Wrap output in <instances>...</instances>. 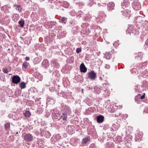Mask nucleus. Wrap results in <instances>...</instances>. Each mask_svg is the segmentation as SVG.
<instances>
[{"label":"nucleus","mask_w":148,"mask_h":148,"mask_svg":"<svg viewBox=\"0 0 148 148\" xmlns=\"http://www.w3.org/2000/svg\"><path fill=\"white\" fill-rule=\"evenodd\" d=\"M73 57H71L69 58V62L70 63H73Z\"/></svg>","instance_id":"41"},{"label":"nucleus","mask_w":148,"mask_h":148,"mask_svg":"<svg viewBox=\"0 0 148 148\" xmlns=\"http://www.w3.org/2000/svg\"><path fill=\"white\" fill-rule=\"evenodd\" d=\"M53 71V69H50V71H49L51 73V72H52Z\"/></svg>","instance_id":"54"},{"label":"nucleus","mask_w":148,"mask_h":148,"mask_svg":"<svg viewBox=\"0 0 148 148\" xmlns=\"http://www.w3.org/2000/svg\"><path fill=\"white\" fill-rule=\"evenodd\" d=\"M19 24L21 27H23L24 24V21L22 20H20L18 22Z\"/></svg>","instance_id":"32"},{"label":"nucleus","mask_w":148,"mask_h":148,"mask_svg":"<svg viewBox=\"0 0 148 148\" xmlns=\"http://www.w3.org/2000/svg\"><path fill=\"white\" fill-rule=\"evenodd\" d=\"M138 148H143L142 147H138Z\"/></svg>","instance_id":"59"},{"label":"nucleus","mask_w":148,"mask_h":148,"mask_svg":"<svg viewBox=\"0 0 148 148\" xmlns=\"http://www.w3.org/2000/svg\"><path fill=\"white\" fill-rule=\"evenodd\" d=\"M24 116L26 117H29L31 115L30 112L29 111H26L24 113Z\"/></svg>","instance_id":"25"},{"label":"nucleus","mask_w":148,"mask_h":148,"mask_svg":"<svg viewBox=\"0 0 148 148\" xmlns=\"http://www.w3.org/2000/svg\"><path fill=\"white\" fill-rule=\"evenodd\" d=\"M77 15L78 16H80L81 17H82L83 18H84V19L88 21V19L87 18V16H88V15L86 14H85L84 13L81 11H79Z\"/></svg>","instance_id":"13"},{"label":"nucleus","mask_w":148,"mask_h":148,"mask_svg":"<svg viewBox=\"0 0 148 148\" xmlns=\"http://www.w3.org/2000/svg\"><path fill=\"white\" fill-rule=\"evenodd\" d=\"M51 65L53 67L57 68H58L60 66L57 60H53L51 61Z\"/></svg>","instance_id":"12"},{"label":"nucleus","mask_w":148,"mask_h":148,"mask_svg":"<svg viewBox=\"0 0 148 148\" xmlns=\"http://www.w3.org/2000/svg\"><path fill=\"white\" fill-rule=\"evenodd\" d=\"M88 77L92 80L95 79L96 77V74L93 71L88 73Z\"/></svg>","instance_id":"5"},{"label":"nucleus","mask_w":148,"mask_h":148,"mask_svg":"<svg viewBox=\"0 0 148 148\" xmlns=\"http://www.w3.org/2000/svg\"><path fill=\"white\" fill-rule=\"evenodd\" d=\"M33 138V136L29 134H25L24 137V140L27 142H30L32 141Z\"/></svg>","instance_id":"4"},{"label":"nucleus","mask_w":148,"mask_h":148,"mask_svg":"<svg viewBox=\"0 0 148 148\" xmlns=\"http://www.w3.org/2000/svg\"><path fill=\"white\" fill-rule=\"evenodd\" d=\"M101 5V6H102V5Z\"/></svg>","instance_id":"63"},{"label":"nucleus","mask_w":148,"mask_h":148,"mask_svg":"<svg viewBox=\"0 0 148 148\" xmlns=\"http://www.w3.org/2000/svg\"><path fill=\"white\" fill-rule=\"evenodd\" d=\"M104 117L101 115L98 116L97 117V121L98 123H101L103 121Z\"/></svg>","instance_id":"15"},{"label":"nucleus","mask_w":148,"mask_h":148,"mask_svg":"<svg viewBox=\"0 0 148 148\" xmlns=\"http://www.w3.org/2000/svg\"><path fill=\"white\" fill-rule=\"evenodd\" d=\"M47 102H49L51 101V99L49 98L47 99Z\"/></svg>","instance_id":"48"},{"label":"nucleus","mask_w":148,"mask_h":148,"mask_svg":"<svg viewBox=\"0 0 148 148\" xmlns=\"http://www.w3.org/2000/svg\"><path fill=\"white\" fill-rule=\"evenodd\" d=\"M104 57L107 59H109L111 57V54L108 52L106 53Z\"/></svg>","instance_id":"22"},{"label":"nucleus","mask_w":148,"mask_h":148,"mask_svg":"<svg viewBox=\"0 0 148 148\" xmlns=\"http://www.w3.org/2000/svg\"><path fill=\"white\" fill-rule=\"evenodd\" d=\"M105 82L104 83V84L103 83V85H104V84L106 85H108L109 84L108 83V82H107V81L106 80H105Z\"/></svg>","instance_id":"45"},{"label":"nucleus","mask_w":148,"mask_h":148,"mask_svg":"<svg viewBox=\"0 0 148 148\" xmlns=\"http://www.w3.org/2000/svg\"><path fill=\"white\" fill-rule=\"evenodd\" d=\"M99 79L101 81L103 80L102 78L101 77H99Z\"/></svg>","instance_id":"53"},{"label":"nucleus","mask_w":148,"mask_h":148,"mask_svg":"<svg viewBox=\"0 0 148 148\" xmlns=\"http://www.w3.org/2000/svg\"><path fill=\"white\" fill-rule=\"evenodd\" d=\"M11 7L10 6H5L3 7V8L5 11V12L8 13L10 12V9Z\"/></svg>","instance_id":"24"},{"label":"nucleus","mask_w":148,"mask_h":148,"mask_svg":"<svg viewBox=\"0 0 148 148\" xmlns=\"http://www.w3.org/2000/svg\"><path fill=\"white\" fill-rule=\"evenodd\" d=\"M127 32H128V33L130 34V35L131 34H138V32L136 33V31L133 28L132 26L129 27L127 29Z\"/></svg>","instance_id":"8"},{"label":"nucleus","mask_w":148,"mask_h":148,"mask_svg":"<svg viewBox=\"0 0 148 148\" xmlns=\"http://www.w3.org/2000/svg\"><path fill=\"white\" fill-rule=\"evenodd\" d=\"M67 20V18H65V17H62V18L60 21L62 23H63L64 24L66 23V21Z\"/></svg>","instance_id":"30"},{"label":"nucleus","mask_w":148,"mask_h":148,"mask_svg":"<svg viewBox=\"0 0 148 148\" xmlns=\"http://www.w3.org/2000/svg\"><path fill=\"white\" fill-rule=\"evenodd\" d=\"M101 5V6H102V5Z\"/></svg>","instance_id":"62"},{"label":"nucleus","mask_w":148,"mask_h":148,"mask_svg":"<svg viewBox=\"0 0 148 148\" xmlns=\"http://www.w3.org/2000/svg\"><path fill=\"white\" fill-rule=\"evenodd\" d=\"M5 129L6 130H8L10 127V124L9 123H6L4 125Z\"/></svg>","instance_id":"26"},{"label":"nucleus","mask_w":148,"mask_h":148,"mask_svg":"<svg viewBox=\"0 0 148 148\" xmlns=\"http://www.w3.org/2000/svg\"><path fill=\"white\" fill-rule=\"evenodd\" d=\"M52 115L53 118L55 119H61L60 118V114L59 111L57 109H55L51 110Z\"/></svg>","instance_id":"2"},{"label":"nucleus","mask_w":148,"mask_h":148,"mask_svg":"<svg viewBox=\"0 0 148 148\" xmlns=\"http://www.w3.org/2000/svg\"><path fill=\"white\" fill-rule=\"evenodd\" d=\"M112 127H113V128H114V129H115V128H116V126H116V125L115 124H113L112 126Z\"/></svg>","instance_id":"49"},{"label":"nucleus","mask_w":148,"mask_h":148,"mask_svg":"<svg viewBox=\"0 0 148 148\" xmlns=\"http://www.w3.org/2000/svg\"><path fill=\"white\" fill-rule=\"evenodd\" d=\"M100 5V4H98V5Z\"/></svg>","instance_id":"64"},{"label":"nucleus","mask_w":148,"mask_h":148,"mask_svg":"<svg viewBox=\"0 0 148 148\" xmlns=\"http://www.w3.org/2000/svg\"><path fill=\"white\" fill-rule=\"evenodd\" d=\"M132 7L136 10L140 9L141 5L140 2L138 0L134 1L132 3Z\"/></svg>","instance_id":"3"},{"label":"nucleus","mask_w":148,"mask_h":148,"mask_svg":"<svg viewBox=\"0 0 148 148\" xmlns=\"http://www.w3.org/2000/svg\"><path fill=\"white\" fill-rule=\"evenodd\" d=\"M29 65V63L27 62H24L23 64V66L25 69H27L28 68Z\"/></svg>","instance_id":"28"},{"label":"nucleus","mask_w":148,"mask_h":148,"mask_svg":"<svg viewBox=\"0 0 148 148\" xmlns=\"http://www.w3.org/2000/svg\"><path fill=\"white\" fill-rule=\"evenodd\" d=\"M108 10L110 11V10H112L114 9L115 4L113 2L109 3L108 5Z\"/></svg>","instance_id":"17"},{"label":"nucleus","mask_w":148,"mask_h":148,"mask_svg":"<svg viewBox=\"0 0 148 148\" xmlns=\"http://www.w3.org/2000/svg\"><path fill=\"white\" fill-rule=\"evenodd\" d=\"M101 18H102V17L101 16V14H99V15L96 18L97 22L98 21H100V20H101Z\"/></svg>","instance_id":"33"},{"label":"nucleus","mask_w":148,"mask_h":148,"mask_svg":"<svg viewBox=\"0 0 148 148\" xmlns=\"http://www.w3.org/2000/svg\"><path fill=\"white\" fill-rule=\"evenodd\" d=\"M103 6H104L105 5H106V4H103Z\"/></svg>","instance_id":"56"},{"label":"nucleus","mask_w":148,"mask_h":148,"mask_svg":"<svg viewBox=\"0 0 148 148\" xmlns=\"http://www.w3.org/2000/svg\"><path fill=\"white\" fill-rule=\"evenodd\" d=\"M119 41L115 42L113 44V45L114 47H117L119 45V44L118 43Z\"/></svg>","instance_id":"38"},{"label":"nucleus","mask_w":148,"mask_h":148,"mask_svg":"<svg viewBox=\"0 0 148 148\" xmlns=\"http://www.w3.org/2000/svg\"><path fill=\"white\" fill-rule=\"evenodd\" d=\"M12 79L13 83L15 84H17L19 83L21 81L20 77L17 75H14L13 76Z\"/></svg>","instance_id":"6"},{"label":"nucleus","mask_w":148,"mask_h":148,"mask_svg":"<svg viewBox=\"0 0 148 148\" xmlns=\"http://www.w3.org/2000/svg\"><path fill=\"white\" fill-rule=\"evenodd\" d=\"M49 90L51 91H53L54 90V88H49Z\"/></svg>","instance_id":"47"},{"label":"nucleus","mask_w":148,"mask_h":148,"mask_svg":"<svg viewBox=\"0 0 148 148\" xmlns=\"http://www.w3.org/2000/svg\"><path fill=\"white\" fill-rule=\"evenodd\" d=\"M42 64L44 67H47L49 65L48 60L47 59L44 60L42 62Z\"/></svg>","instance_id":"19"},{"label":"nucleus","mask_w":148,"mask_h":148,"mask_svg":"<svg viewBox=\"0 0 148 148\" xmlns=\"http://www.w3.org/2000/svg\"><path fill=\"white\" fill-rule=\"evenodd\" d=\"M81 51V49L80 48H78L76 49V52L77 53H79Z\"/></svg>","instance_id":"44"},{"label":"nucleus","mask_w":148,"mask_h":148,"mask_svg":"<svg viewBox=\"0 0 148 148\" xmlns=\"http://www.w3.org/2000/svg\"><path fill=\"white\" fill-rule=\"evenodd\" d=\"M19 86L21 89H23L26 87V84L24 82H21L19 84Z\"/></svg>","instance_id":"23"},{"label":"nucleus","mask_w":148,"mask_h":148,"mask_svg":"<svg viewBox=\"0 0 148 148\" xmlns=\"http://www.w3.org/2000/svg\"><path fill=\"white\" fill-rule=\"evenodd\" d=\"M40 62V61L39 60V61H38V62H37L38 63L39 62Z\"/></svg>","instance_id":"60"},{"label":"nucleus","mask_w":148,"mask_h":148,"mask_svg":"<svg viewBox=\"0 0 148 148\" xmlns=\"http://www.w3.org/2000/svg\"><path fill=\"white\" fill-rule=\"evenodd\" d=\"M14 6L16 7V9L19 12L21 11V7L20 5H15Z\"/></svg>","instance_id":"29"},{"label":"nucleus","mask_w":148,"mask_h":148,"mask_svg":"<svg viewBox=\"0 0 148 148\" xmlns=\"http://www.w3.org/2000/svg\"><path fill=\"white\" fill-rule=\"evenodd\" d=\"M93 89L95 92L97 94H99L100 93V92L103 91H105L106 92H108L107 90H103V89H101L99 87L97 86L94 87Z\"/></svg>","instance_id":"7"},{"label":"nucleus","mask_w":148,"mask_h":148,"mask_svg":"<svg viewBox=\"0 0 148 148\" xmlns=\"http://www.w3.org/2000/svg\"><path fill=\"white\" fill-rule=\"evenodd\" d=\"M133 70H134V71L135 72V73H137V72H136L137 70H136V69H133Z\"/></svg>","instance_id":"51"},{"label":"nucleus","mask_w":148,"mask_h":148,"mask_svg":"<svg viewBox=\"0 0 148 148\" xmlns=\"http://www.w3.org/2000/svg\"><path fill=\"white\" fill-rule=\"evenodd\" d=\"M63 5L64 8H67L69 7V4L68 2L65 1L64 2Z\"/></svg>","instance_id":"31"},{"label":"nucleus","mask_w":148,"mask_h":148,"mask_svg":"<svg viewBox=\"0 0 148 148\" xmlns=\"http://www.w3.org/2000/svg\"><path fill=\"white\" fill-rule=\"evenodd\" d=\"M146 43L147 45H148V39L147 40Z\"/></svg>","instance_id":"52"},{"label":"nucleus","mask_w":148,"mask_h":148,"mask_svg":"<svg viewBox=\"0 0 148 148\" xmlns=\"http://www.w3.org/2000/svg\"><path fill=\"white\" fill-rule=\"evenodd\" d=\"M40 134L42 136H46V137L49 136L51 135L50 134L48 131H44L42 129H40Z\"/></svg>","instance_id":"9"},{"label":"nucleus","mask_w":148,"mask_h":148,"mask_svg":"<svg viewBox=\"0 0 148 148\" xmlns=\"http://www.w3.org/2000/svg\"><path fill=\"white\" fill-rule=\"evenodd\" d=\"M80 69L81 72H85L87 71V68L86 67L83 63L81 64L80 66Z\"/></svg>","instance_id":"14"},{"label":"nucleus","mask_w":148,"mask_h":148,"mask_svg":"<svg viewBox=\"0 0 148 148\" xmlns=\"http://www.w3.org/2000/svg\"><path fill=\"white\" fill-rule=\"evenodd\" d=\"M120 116H121L123 118H127L128 116V115L127 114H123L122 113H120L119 114Z\"/></svg>","instance_id":"36"},{"label":"nucleus","mask_w":148,"mask_h":148,"mask_svg":"<svg viewBox=\"0 0 148 148\" xmlns=\"http://www.w3.org/2000/svg\"><path fill=\"white\" fill-rule=\"evenodd\" d=\"M118 126H116V128H115V129H114L113 127H110V128H109V130H110L112 132L117 130L118 129Z\"/></svg>","instance_id":"34"},{"label":"nucleus","mask_w":148,"mask_h":148,"mask_svg":"<svg viewBox=\"0 0 148 148\" xmlns=\"http://www.w3.org/2000/svg\"><path fill=\"white\" fill-rule=\"evenodd\" d=\"M3 72L5 73H7L8 72V71L7 68H3Z\"/></svg>","instance_id":"40"},{"label":"nucleus","mask_w":148,"mask_h":148,"mask_svg":"<svg viewBox=\"0 0 148 148\" xmlns=\"http://www.w3.org/2000/svg\"><path fill=\"white\" fill-rule=\"evenodd\" d=\"M18 132H16V134H18Z\"/></svg>","instance_id":"57"},{"label":"nucleus","mask_w":148,"mask_h":148,"mask_svg":"<svg viewBox=\"0 0 148 148\" xmlns=\"http://www.w3.org/2000/svg\"><path fill=\"white\" fill-rule=\"evenodd\" d=\"M90 139V137L89 136H88L83 138L82 141V143L83 144H86L89 142Z\"/></svg>","instance_id":"18"},{"label":"nucleus","mask_w":148,"mask_h":148,"mask_svg":"<svg viewBox=\"0 0 148 148\" xmlns=\"http://www.w3.org/2000/svg\"><path fill=\"white\" fill-rule=\"evenodd\" d=\"M101 5V6H102V5Z\"/></svg>","instance_id":"61"},{"label":"nucleus","mask_w":148,"mask_h":148,"mask_svg":"<svg viewBox=\"0 0 148 148\" xmlns=\"http://www.w3.org/2000/svg\"><path fill=\"white\" fill-rule=\"evenodd\" d=\"M25 59L26 60H29V58L28 57H26L25 58Z\"/></svg>","instance_id":"50"},{"label":"nucleus","mask_w":148,"mask_h":148,"mask_svg":"<svg viewBox=\"0 0 148 148\" xmlns=\"http://www.w3.org/2000/svg\"><path fill=\"white\" fill-rule=\"evenodd\" d=\"M66 34V32L65 31L62 32L60 33V35L62 37H65Z\"/></svg>","instance_id":"35"},{"label":"nucleus","mask_w":148,"mask_h":148,"mask_svg":"<svg viewBox=\"0 0 148 148\" xmlns=\"http://www.w3.org/2000/svg\"><path fill=\"white\" fill-rule=\"evenodd\" d=\"M135 57H137L138 59H141L143 53L142 52H138L137 53H135L134 54Z\"/></svg>","instance_id":"20"},{"label":"nucleus","mask_w":148,"mask_h":148,"mask_svg":"<svg viewBox=\"0 0 148 148\" xmlns=\"http://www.w3.org/2000/svg\"><path fill=\"white\" fill-rule=\"evenodd\" d=\"M99 14H101L102 18H104L106 16V14L103 12H100L99 13Z\"/></svg>","instance_id":"39"},{"label":"nucleus","mask_w":148,"mask_h":148,"mask_svg":"<svg viewBox=\"0 0 148 148\" xmlns=\"http://www.w3.org/2000/svg\"><path fill=\"white\" fill-rule=\"evenodd\" d=\"M18 15L17 14H13L12 16V18L14 21H16L18 20Z\"/></svg>","instance_id":"21"},{"label":"nucleus","mask_w":148,"mask_h":148,"mask_svg":"<svg viewBox=\"0 0 148 148\" xmlns=\"http://www.w3.org/2000/svg\"><path fill=\"white\" fill-rule=\"evenodd\" d=\"M130 11L127 9H125L123 13L122 14L123 16H125V17H129L130 16Z\"/></svg>","instance_id":"16"},{"label":"nucleus","mask_w":148,"mask_h":148,"mask_svg":"<svg viewBox=\"0 0 148 148\" xmlns=\"http://www.w3.org/2000/svg\"><path fill=\"white\" fill-rule=\"evenodd\" d=\"M129 5V2L128 0H124L121 4L122 8L123 9L128 7Z\"/></svg>","instance_id":"10"},{"label":"nucleus","mask_w":148,"mask_h":148,"mask_svg":"<svg viewBox=\"0 0 148 148\" xmlns=\"http://www.w3.org/2000/svg\"><path fill=\"white\" fill-rule=\"evenodd\" d=\"M132 136H130V135L129 136V137H130V139L129 140V138H128V136H126V138L125 137V141H127V140H128V141H127V142H128L129 141H130V140L131 139V138H132Z\"/></svg>","instance_id":"43"},{"label":"nucleus","mask_w":148,"mask_h":148,"mask_svg":"<svg viewBox=\"0 0 148 148\" xmlns=\"http://www.w3.org/2000/svg\"><path fill=\"white\" fill-rule=\"evenodd\" d=\"M37 59H38V58H35V60H37Z\"/></svg>","instance_id":"58"},{"label":"nucleus","mask_w":148,"mask_h":148,"mask_svg":"<svg viewBox=\"0 0 148 148\" xmlns=\"http://www.w3.org/2000/svg\"><path fill=\"white\" fill-rule=\"evenodd\" d=\"M62 113L60 118L62 119L64 123H65L67 121V116L69 115L71 112V110L69 107L65 105L62 104Z\"/></svg>","instance_id":"1"},{"label":"nucleus","mask_w":148,"mask_h":148,"mask_svg":"<svg viewBox=\"0 0 148 148\" xmlns=\"http://www.w3.org/2000/svg\"><path fill=\"white\" fill-rule=\"evenodd\" d=\"M145 96L144 95H143L141 96L140 97V98L141 99H143L145 98Z\"/></svg>","instance_id":"46"},{"label":"nucleus","mask_w":148,"mask_h":148,"mask_svg":"<svg viewBox=\"0 0 148 148\" xmlns=\"http://www.w3.org/2000/svg\"><path fill=\"white\" fill-rule=\"evenodd\" d=\"M96 0H90L88 3V5L91 6L95 3L96 2Z\"/></svg>","instance_id":"27"},{"label":"nucleus","mask_w":148,"mask_h":148,"mask_svg":"<svg viewBox=\"0 0 148 148\" xmlns=\"http://www.w3.org/2000/svg\"><path fill=\"white\" fill-rule=\"evenodd\" d=\"M143 133L142 132H138L136 134L135 139L136 140H141L143 137Z\"/></svg>","instance_id":"11"},{"label":"nucleus","mask_w":148,"mask_h":148,"mask_svg":"<svg viewBox=\"0 0 148 148\" xmlns=\"http://www.w3.org/2000/svg\"><path fill=\"white\" fill-rule=\"evenodd\" d=\"M105 67L106 69H108L110 68V65L108 64H106L105 66Z\"/></svg>","instance_id":"42"},{"label":"nucleus","mask_w":148,"mask_h":148,"mask_svg":"<svg viewBox=\"0 0 148 148\" xmlns=\"http://www.w3.org/2000/svg\"><path fill=\"white\" fill-rule=\"evenodd\" d=\"M100 60V64H102V62H102V61H101V60Z\"/></svg>","instance_id":"55"},{"label":"nucleus","mask_w":148,"mask_h":148,"mask_svg":"<svg viewBox=\"0 0 148 148\" xmlns=\"http://www.w3.org/2000/svg\"><path fill=\"white\" fill-rule=\"evenodd\" d=\"M147 64V62H144L142 64H139L138 65V67L140 68H142L143 66H144Z\"/></svg>","instance_id":"37"}]
</instances>
